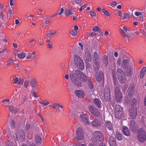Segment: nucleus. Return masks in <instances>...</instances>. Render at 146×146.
Returning a JSON list of instances; mask_svg holds the SVG:
<instances>
[{"mask_svg": "<svg viewBox=\"0 0 146 146\" xmlns=\"http://www.w3.org/2000/svg\"><path fill=\"white\" fill-rule=\"evenodd\" d=\"M104 97L105 101L108 102L110 97V92L109 89L108 87H106L104 89Z\"/></svg>", "mask_w": 146, "mask_h": 146, "instance_id": "obj_11", "label": "nucleus"}, {"mask_svg": "<svg viewBox=\"0 0 146 146\" xmlns=\"http://www.w3.org/2000/svg\"><path fill=\"white\" fill-rule=\"evenodd\" d=\"M129 116L131 119H134L137 114V109L135 108H131L129 111Z\"/></svg>", "mask_w": 146, "mask_h": 146, "instance_id": "obj_10", "label": "nucleus"}, {"mask_svg": "<svg viewBox=\"0 0 146 146\" xmlns=\"http://www.w3.org/2000/svg\"><path fill=\"white\" fill-rule=\"evenodd\" d=\"M28 137L29 139H31L32 138V135L30 134H29L28 135Z\"/></svg>", "mask_w": 146, "mask_h": 146, "instance_id": "obj_63", "label": "nucleus"}, {"mask_svg": "<svg viewBox=\"0 0 146 146\" xmlns=\"http://www.w3.org/2000/svg\"><path fill=\"white\" fill-rule=\"evenodd\" d=\"M121 34L124 37H125L126 36L125 35V33H124V30L122 29H121Z\"/></svg>", "mask_w": 146, "mask_h": 146, "instance_id": "obj_57", "label": "nucleus"}, {"mask_svg": "<svg viewBox=\"0 0 146 146\" xmlns=\"http://www.w3.org/2000/svg\"><path fill=\"white\" fill-rule=\"evenodd\" d=\"M31 86L32 88H35L36 86V82L34 78H31L30 80Z\"/></svg>", "mask_w": 146, "mask_h": 146, "instance_id": "obj_31", "label": "nucleus"}, {"mask_svg": "<svg viewBox=\"0 0 146 146\" xmlns=\"http://www.w3.org/2000/svg\"><path fill=\"white\" fill-rule=\"evenodd\" d=\"M94 103L99 108H101L102 103L100 100L97 98H95L94 100Z\"/></svg>", "mask_w": 146, "mask_h": 146, "instance_id": "obj_25", "label": "nucleus"}, {"mask_svg": "<svg viewBox=\"0 0 146 146\" xmlns=\"http://www.w3.org/2000/svg\"><path fill=\"white\" fill-rule=\"evenodd\" d=\"M94 61H99V56L98 54L96 52H94Z\"/></svg>", "mask_w": 146, "mask_h": 146, "instance_id": "obj_39", "label": "nucleus"}, {"mask_svg": "<svg viewBox=\"0 0 146 146\" xmlns=\"http://www.w3.org/2000/svg\"><path fill=\"white\" fill-rule=\"evenodd\" d=\"M115 94L116 101L118 102L121 101L123 97L120 90L118 86H116L115 88Z\"/></svg>", "mask_w": 146, "mask_h": 146, "instance_id": "obj_7", "label": "nucleus"}, {"mask_svg": "<svg viewBox=\"0 0 146 146\" xmlns=\"http://www.w3.org/2000/svg\"><path fill=\"white\" fill-rule=\"evenodd\" d=\"M91 124L94 126L98 127L100 125V122L98 119L95 118L92 121Z\"/></svg>", "mask_w": 146, "mask_h": 146, "instance_id": "obj_22", "label": "nucleus"}, {"mask_svg": "<svg viewBox=\"0 0 146 146\" xmlns=\"http://www.w3.org/2000/svg\"><path fill=\"white\" fill-rule=\"evenodd\" d=\"M80 119L83 123L85 125L89 124L91 123L89 120L88 115L86 113H84L81 115L80 116Z\"/></svg>", "mask_w": 146, "mask_h": 146, "instance_id": "obj_6", "label": "nucleus"}, {"mask_svg": "<svg viewBox=\"0 0 146 146\" xmlns=\"http://www.w3.org/2000/svg\"><path fill=\"white\" fill-rule=\"evenodd\" d=\"M136 102V100L134 99L132 101L131 104V108H135V103Z\"/></svg>", "mask_w": 146, "mask_h": 146, "instance_id": "obj_47", "label": "nucleus"}, {"mask_svg": "<svg viewBox=\"0 0 146 146\" xmlns=\"http://www.w3.org/2000/svg\"><path fill=\"white\" fill-rule=\"evenodd\" d=\"M14 61V59L13 58H9L7 61L10 63V64H11L13 63Z\"/></svg>", "mask_w": 146, "mask_h": 146, "instance_id": "obj_54", "label": "nucleus"}, {"mask_svg": "<svg viewBox=\"0 0 146 146\" xmlns=\"http://www.w3.org/2000/svg\"><path fill=\"white\" fill-rule=\"evenodd\" d=\"M106 127V132L108 134L110 133L112 135L114 132L113 129L112 124L111 122L109 121H105Z\"/></svg>", "mask_w": 146, "mask_h": 146, "instance_id": "obj_8", "label": "nucleus"}, {"mask_svg": "<svg viewBox=\"0 0 146 146\" xmlns=\"http://www.w3.org/2000/svg\"><path fill=\"white\" fill-rule=\"evenodd\" d=\"M70 77L74 84L79 87H81L82 85V83L81 81L86 82L88 80V78L86 75L77 70L70 74Z\"/></svg>", "mask_w": 146, "mask_h": 146, "instance_id": "obj_1", "label": "nucleus"}, {"mask_svg": "<svg viewBox=\"0 0 146 146\" xmlns=\"http://www.w3.org/2000/svg\"><path fill=\"white\" fill-rule=\"evenodd\" d=\"M123 132L124 135L127 136H130V132L128 128L127 127L123 126L122 128Z\"/></svg>", "mask_w": 146, "mask_h": 146, "instance_id": "obj_18", "label": "nucleus"}, {"mask_svg": "<svg viewBox=\"0 0 146 146\" xmlns=\"http://www.w3.org/2000/svg\"><path fill=\"white\" fill-rule=\"evenodd\" d=\"M13 84H16L19 82V78L17 77L15 78L12 80Z\"/></svg>", "mask_w": 146, "mask_h": 146, "instance_id": "obj_52", "label": "nucleus"}, {"mask_svg": "<svg viewBox=\"0 0 146 146\" xmlns=\"http://www.w3.org/2000/svg\"><path fill=\"white\" fill-rule=\"evenodd\" d=\"M129 65L128 60L127 59H125L123 60L122 64L123 67L127 68L128 66H129Z\"/></svg>", "mask_w": 146, "mask_h": 146, "instance_id": "obj_37", "label": "nucleus"}, {"mask_svg": "<svg viewBox=\"0 0 146 146\" xmlns=\"http://www.w3.org/2000/svg\"><path fill=\"white\" fill-rule=\"evenodd\" d=\"M126 68L124 70L125 75L129 77L132 76L133 73V70L131 66H129Z\"/></svg>", "mask_w": 146, "mask_h": 146, "instance_id": "obj_14", "label": "nucleus"}, {"mask_svg": "<svg viewBox=\"0 0 146 146\" xmlns=\"http://www.w3.org/2000/svg\"><path fill=\"white\" fill-rule=\"evenodd\" d=\"M51 107L54 109H56L58 108V110L60 111H62V110L61 109H60L58 107H59L62 109L63 108V106H62L56 103H53Z\"/></svg>", "mask_w": 146, "mask_h": 146, "instance_id": "obj_23", "label": "nucleus"}, {"mask_svg": "<svg viewBox=\"0 0 146 146\" xmlns=\"http://www.w3.org/2000/svg\"><path fill=\"white\" fill-rule=\"evenodd\" d=\"M26 54L24 52H21V54H18L17 56L20 58L22 59L25 56Z\"/></svg>", "mask_w": 146, "mask_h": 146, "instance_id": "obj_43", "label": "nucleus"}, {"mask_svg": "<svg viewBox=\"0 0 146 146\" xmlns=\"http://www.w3.org/2000/svg\"><path fill=\"white\" fill-rule=\"evenodd\" d=\"M115 137L119 141H121L122 140L123 137L121 133L119 131H116Z\"/></svg>", "mask_w": 146, "mask_h": 146, "instance_id": "obj_27", "label": "nucleus"}, {"mask_svg": "<svg viewBox=\"0 0 146 146\" xmlns=\"http://www.w3.org/2000/svg\"><path fill=\"white\" fill-rule=\"evenodd\" d=\"M30 128V125L28 122H27L26 124V126L25 128L26 131H28Z\"/></svg>", "mask_w": 146, "mask_h": 146, "instance_id": "obj_48", "label": "nucleus"}, {"mask_svg": "<svg viewBox=\"0 0 146 146\" xmlns=\"http://www.w3.org/2000/svg\"><path fill=\"white\" fill-rule=\"evenodd\" d=\"M130 14V13H129V12L124 14L123 20H124L125 19H128L129 18Z\"/></svg>", "mask_w": 146, "mask_h": 146, "instance_id": "obj_42", "label": "nucleus"}, {"mask_svg": "<svg viewBox=\"0 0 146 146\" xmlns=\"http://www.w3.org/2000/svg\"><path fill=\"white\" fill-rule=\"evenodd\" d=\"M108 58L107 56L104 57V63L106 64V66L108 65Z\"/></svg>", "mask_w": 146, "mask_h": 146, "instance_id": "obj_53", "label": "nucleus"}, {"mask_svg": "<svg viewBox=\"0 0 146 146\" xmlns=\"http://www.w3.org/2000/svg\"><path fill=\"white\" fill-rule=\"evenodd\" d=\"M31 94H32L33 96L35 98H37L38 97V96L36 94L35 92L33 90H31Z\"/></svg>", "mask_w": 146, "mask_h": 146, "instance_id": "obj_49", "label": "nucleus"}, {"mask_svg": "<svg viewBox=\"0 0 146 146\" xmlns=\"http://www.w3.org/2000/svg\"><path fill=\"white\" fill-rule=\"evenodd\" d=\"M64 9L63 8H61L60 9V12L58 14V15H61L64 11Z\"/></svg>", "mask_w": 146, "mask_h": 146, "instance_id": "obj_61", "label": "nucleus"}, {"mask_svg": "<svg viewBox=\"0 0 146 146\" xmlns=\"http://www.w3.org/2000/svg\"><path fill=\"white\" fill-rule=\"evenodd\" d=\"M134 88H135L133 86L131 85L129 86V89L127 90V92L129 95H130L131 96V95L134 93L135 91Z\"/></svg>", "mask_w": 146, "mask_h": 146, "instance_id": "obj_26", "label": "nucleus"}, {"mask_svg": "<svg viewBox=\"0 0 146 146\" xmlns=\"http://www.w3.org/2000/svg\"><path fill=\"white\" fill-rule=\"evenodd\" d=\"M7 107L9 110L13 113H15L18 111V109L12 106H8Z\"/></svg>", "mask_w": 146, "mask_h": 146, "instance_id": "obj_32", "label": "nucleus"}, {"mask_svg": "<svg viewBox=\"0 0 146 146\" xmlns=\"http://www.w3.org/2000/svg\"><path fill=\"white\" fill-rule=\"evenodd\" d=\"M13 139L7 140L6 142V146H15V144L13 143Z\"/></svg>", "mask_w": 146, "mask_h": 146, "instance_id": "obj_38", "label": "nucleus"}, {"mask_svg": "<svg viewBox=\"0 0 146 146\" xmlns=\"http://www.w3.org/2000/svg\"><path fill=\"white\" fill-rule=\"evenodd\" d=\"M76 137L78 140H82L84 138V132L81 128H78L76 130Z\"/></svg>", "mask_w": 146, "mask_h": 146, "instance_id": "obj_9", "label": "nucleus"}, {"mask_svg": "<svg viewBox=\"0 0 146 146\" xmlns=\"http://www.w3.org/2000/svg\"><path fill=\"white\" fill-rule=\"evenodd\" d=\"M96 34L95 33H92L90 34V36H96Z\"/></svg>", "mask_w": 146, "mask_h": 146, "instance_id": "obj_64", "label": "nucleus"}, {"mask_svg": "<svg viewBox=\"0 0 146 146\" xmlns=\"http://www.w3.org/2000/svg\"><path fill=\"white\" fill-rule=\"evenodd\" d=\"M28 80H26L25 81L24 83V86L25 87L27 88V87L29 86V78H28Z\"/></svg>", "mask_w": 146, "mask_h": 146, "instance_id": "obj_44", "label": "nucleus"}, {"mask_svg": "<svg viewBox=\"0 0 146 146\" xmlns=\"http://www.w3.org/2000/svg\"><path fill=\"white\" fill-rule=\"evenodd\" d=\"M84 59L87 64H89L91 62L92 56L89 51H87L85 52Z\"/></svg>", "mask_w": 146, "mask_h": 146, "instance_id": "obj_12", "label": "nucleus"}, {"mask_svg": "<svg viewBox=\"0 0 146 146\" xmlns=\"http://www.w3.org/2000/svg\"><path fill=\"white\" fill-rule=\"evenodd\" d=\"M90 15L92 17H96V13L94 11H90Z\"/></svg>", "mask_w": 146, "mask_h": 146, "instance_id": "obj_55", "label": "nucleus"}, {"mask_svg": "<svg viewBox=\"0 0 146 146\" xmlns=\"http://www.w3.org/2000/svg\"><path fill=\"white\" fill-rule=\"evenodd\" d=\"M130 128L131 131L133 133L135 132L137 130V125L134 120H132L131 121Z\"/></svg>", "mask_w": 146, "mask_h": 146, "instance_id": "obj_15", "label": "nucleus"}, {"mask_svg": "<svg viewBox=\"0 0 146 146\" xmlns=\"http://www.w3.org/2000/svg\"><path fill=\"white\" fill-rule=\"evenodd\" d=\"M88 110L90 112L97 117H99L101 115L100 110L95 107L91 105L88 106Z\"/></svg>", "mask_w": 146, "mask_h": 146, "instance_id": "obj_5", "label": "nucleus"}, {"mask_svg": "<svg viewBox=\"0 0 146 146\" xmlns=\"http://www.w3.org/2000/svg\"><path fill=\"white\" fill-rule=\"evenodd\" d=\"M74 12H75L74 9L73 8H71L69 9H65L64 12L66 15L69 16L73 14Z\"/></svg>", "mask_w": 146, "mask_h": 146, "instance_id": "obj_21", "label": "nucleus"}, {"mask_svg": "<svg viewBox=\"0 0 146 146\" xmlns=\"http://www.w3.org/2000/svg\"><path fill=\"white\" fill-rule=\"evenodd\" d=\"M115 118L118 119H120L123 115V112H115Z\"/></svg>", "mask_w": 146, "mask_h": 146, "instance_id": "obj_30", "label": "nucleus"}, {"mask_svg": "<svg viewBox=\"0 0 146 146\" xmlns=\"http://www.w3.org/2000/svg\"><path fill=\"white\" fill-rule=\"evenodd\" d=\"M117 5L116 2L115 1H113L111 2L110 4V5L111 6L113 7V6H115Z\"/></svg>", "mask_w": 146, "mask_h": 146, "instance_id": "obj_56", "label": "nucleus"}, {"mask_svg": "<svg viewBox=\"0 0 146 146\" xmlns=\"http://www.w3.org/2000/svg\"><path fill=\"white\" fill-rule=\"evenodd\" d=\"M124 72L123 70L121 69L118 68L117 69V74L118 77L124 76L123 75Z\"/></svg>", "mask_w": 146, "mask_h": 146, "instance_id": "obj_35", "label": "nucleus"}, {"mask_svg": "<svg viewBox=\"0 0 146 146\" xmlns=\"http://www.w3.org/2000/svg\"><path fill=\"white\" fill-rule=\"evenodd\" d=\"M115 112H123V109L119 105H116L115 107Z\"/></svg>", "mask_w": 146, "mask_h": 146, "instance_id": "obj_36", "label": "nucleus"}, {"mask_svg": "<svg viewBox=\"0 0 146 146\" xmlns=\"http://www.w3.org/2000/svg\"><path fill=\"white\" fill-rule=\"evenodd\" d=\"M74 94L76 96L79 98L83 97L84 92L80 90H76L74 91Z\"/></svg>", "mask_w": 146, "mask_h": 146, "instance_id": "obj_19", "label": "nucleus"}, {"mask_svg": "<svg viewBox=\"0 0 146 146\" xmlns=\"http://www.w3.org/2000/svg\"><path fill=\"white\" fill-rule=\"evenodd\" d=\"M102 12L106 16H110V14L109 12L105 9H102Z\"/></svg>", "mask_w": 146, "mask_h": 146, "instance_id": "obj_45", "label": "nucleus"}, {"mask_svg": "<svg viewBox=\"0 0 146 146\" xmlns=\"http://www.w3.org/2000/svg\"><path fill=\"white\" fill-rule=\"evenodd\" d=\"M134 14L136 16L138 17L136 18V19L137 20H142L143 18V15L141 12H135Z\"/></svg>", "mask_w": 146, "mask_h": 146, "instance_id": "obj_20", "label": "nucleus"}, {"mask_svg": "<svg viewBox=\"0 0 146 146\" xmlns=\"http://www.w3.org/2000/svg\"><path fill=\"white\" fill-rule=\"evenodd\" d=\"M76 3L77 4L80 3L82 2V0H76Z\"/></svg>", "mask_w": 146, "mask_h": 146, "instance_id": "obj_59", "label": "nucleus"}, {"mask_svg": "<svg viewBox=\"0 0 146 146\" xmlns=\"http://www.w3.org/2000/svg\"><path fill=\"white\" fill-rule=\"evenodd\" d=\"M118 78L119 80L120 83L123 84L125 82L126 79L124 75L120 76V77H118Z\"/></svg>", "mask_w": 146, "mask_h": 146, "instance_id": "obj_33", "label": "nucleus"}, {"mask_svg": "<svg viewBox=\"0 0 146 146\" xmlns=\"http://www.w3.org/2000/svg\"><path fill=\"white\" fill-rule=\"evenodd\" d=\"M39 103L41 104H43L44 106H47L49 104V102L47 100H46L44 102L40 101Z\"/></svg>", "mask_w": 146, "mask_h": 146, "instance_id": "obj_46", "label": "nucleus"}, {"mask_svg": "<svg viewBox=\"0 0 146 146\" xmlns=\"http://www.w3.org/2000/svg\"><path fill=\"white\" fill-rule=\"evenodd\" d=\"M35 140L37 144H40L42 142L41 137L39 135H36L35 136Z\"/></svg>", "mask_w": 146, "mask_h": 146, "instance_id": "obj_34", "label": "nucleus"}, {"mask_svg": "<svg viewBox=\"0 0 146 146\" xmlns=\"http://www.w3.org/2000/svg\"><path fill=\"white\" fill-rule=\"evenodd\" d=\"M70 33L73 36H75L77 35V32L76 31L73 30L71 31Z\"/></svg>", "mask_w": 146, "mask_h": 146, "instance_id": "obj_51", "label": "nucleus"}, {"mask_svg": "<svg viewBox=\"0 0 146 146\" xmlns=\"http://www.w3.org/2000/svg\"><path fill=\"white\" fill-rule=\"evenodd\" d=\"M93 30L94 32H98L99 33L102 32L100 29L97 26H95L93 28Z\"/></svg>", "mask_w": 146, "mask_h": 146, "instance_id": "obj_41", "label": "nucleus"}, {"mask_svg": "<svg viewBox=\"0 0 146 146\" xmlns=\"http://www.w3.org/2000/svg\"><path fill=\"white\" fill-rule=\"evenodd\" d=\"M15 122L13 121L12 120V121L11 123V126L12 128H14L15 127Z\"/></svg>", "mask_w": 146, "mask_h": 146, "instance_id": "obj_60", "label": "nucleus"}, {"mask_svg": "<svg viewBox=\"0 0 146 146\" xmlns=\"http://www.w3.org/2000/svg\"><path fill=\"white\" fill-rule=\"evenodd\" d=\"M94 135V137L92 138V140L93 143H95L97 141L102 142L104 140V135L100 132L99 131L95 132Z\"/></svg>", "mask_w": 146, "mask_h": 146, "instance_id": "obj_4", "label": "nucleus"}, {"mask_svg": "<svg viewBox=\"0 0 146 146\" xmlns=\"http://www.w3.org/2000/svg\"><path fill=\"white\" fill-rule=\"evenodd\" d=\"M146 72V67L145 66L143 67L142 68L140 73L139 76L141 78H143L144 76L145 75Z\"/></svg>", "mask_w": 146, "mask_h": 146, "instance_id": "obj_28", "label": "nucleus"}, {"mask_svg": "<svg viewBox=\"0 0 146 146\" xmlns=\"http://www.w3.org/2000/svg\"><path fill=\"white\" fill-rule=\"evenodd\" d=\"M95 76L97 81L100 82L102 80H103L104 75L102 72L100 71L96 73Z\"/></svg>", "mask_w": 146, "mask_h": 146, "instance_id": "obj_13", "label": "nucleus"}, {"mask_svg": "<svg viewBox=\"0 0 146 146\" xmlns=\"http://www.w3.org/2000/svg\"><path fill=\"white\" fill-rule=\"evenodd\" d=\"M56 33V31H54V32H51L50 33H49L47 34L45 37L46 38H48L51 37V36L55 35Z\"/></svg>", "mask_w": 146, "mask_h": 146, "instance_id": "obj_40", "label": "nucleus"}, {"mask_svg": "<svg viewBox=\"0 0 146 146\" xmlns=\"http://www.w3.org/2000/svg\"><path fill=\"white\" fill-rule=\"evenodd\" d=\"M74 62L75 66L80 70H83L84 68V62L79 56H76L74 59Z\"/></svg>", "mask_w": 146, "mask_h": 146, "instance_id": "obj_3", "label": "nucleus"}, {"mask_svg": "<svg viewBox=\"0 0 146 146\" xmlns=\"http://www.w3.org/2000/svg\"><path fill=\"white\" fill-rule=\"evenodd\" d=\"M87 83L88 87L91 90H93L94 88V85L91 79H88Z\"/></svg>", "mask_w": 146, "mask_h": 146, "instance_id": "obj_29", "label": "nucleus"}, {"mask_svg": "<svg viewBox=\"0 0 146 146\" xmlns=\"http://www.w3.org/2000/svg\"><path fill=\"white\" fill-rule=\"evenodd\" d=\"M47 47L48 48H49L50 49L52 48V43L48 44H47Z\"/></svg>", "mask_w": 146, "mask_h": 146, "instance_id": "obj_58", "label": "nucleus"}, {"mask_svg": "<svg viewBox=\"0 0 146 146\" xmlns=\"http://www.w3.org/2000/svg\"><path fill=\"white\" fill-rule=\"evenodd\" d=\"M93 66L94 71L98 72L99 70L100 67L99 61H94Z\"/></svg>", "mask_w": 146, "mask_h": 146, "instance_id": "obj_24", "label": "nucleus"}, {"mask_svg": "<svg viewBox=\"0 0 146 146\" xmlns=\"http://www.w3.org/2000/svg\"><path fill=\"white\" fill-rule=\"evenodd\" d=\"M8 14L9 15V16L11 17L13 15V13L12 10L10 8H8V10L7 11Z\"/></svg>", "mask_w": 146, "mask_h": 146, "instance_id": "obj_50", "label": "nucleus"}, {"mask_svg": "<svg viewBox=\"0 0 146 146\" xmlns=\"http://www.w3.org/2000/svg\"><path fill=\"white\" fill-rule=\"evenodd\" d=\"M108 141L110 146H116L117 144L116 139L114 137L112 136L110 137L108 139Z\"/></svg>", "mask_w": 146, "mask_h": 146, "instance_id": "obj_16", "label": "nucleus"}, {"mask_svg": "<svg viewBox=\"0 0 146 146\" xmlns=\"http://www.w3.org/2000/svg\"><path fill=\"white\" fill-rule=\"evenodd\" d=\"M137 137L138 140L140 142H143L146 140V132L144 129L141 128L139 129Z\"/></svg>", "mask_w": 146, "mask_h": 146, "instance_id": "obj_2", "label": "nucleus"}, {"mask_svg": "<svg viewBox=\"0 0 146 146\" xmlns=\"http://www.w3.org/2000/svg\"><path fill=\"white\" fill-rule=\"evenodd\" d=\"M141 32L145 36H146V33L145 31L143 29V30H141Z\"/></svg>", "mask_w": 146, "mask_h": 146, "instance_id": "obj_62", "label": "nucleus"}, {"mask_svg": "<svg viewBox=\"0 0 146 146\" xmlns=\"http://www.w3.org/2000/svg\"><path fill=\"white\" fill-rule=\"evenodd\" d=\"M18 136L21 141H24L25 139V134L24 131L21 130L19 133Z\"/></svg>", "mask_w": 146, "mask_h": 146, "instance_id": "obj_17", "label": "nucleus"}]
</instances>
